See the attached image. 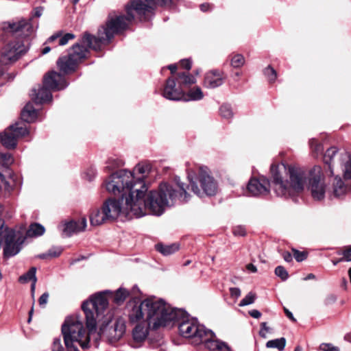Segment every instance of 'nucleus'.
I'll return each mask as SVG.
<instances>
[{"instance_id": "nucleus-7", "label": "nucleus", "mask_w": 351, "mask_h": 351, "mask_svg": "<svg viewBox=\"0 0 351 351\" xmlns=\"http://www.w3.org/2000/svg\"><path fill=\"white\" fill-rule=\"evenodd\" d=\"M68 86L64 76L56 71L49 72L43 79V85L38 88H32L30 97L36 105L51 101V90H60Z\"/></svg>"}, {"instance_id": "nucleus-29", "label": "nucleus", "mask_w": 351, "mask_h": 351, "mask_svg": "<svg viewBox=\"0 0 351 351\" xmlns=\"http://www.w3.org/2000/svg\"><path fill=\"white\" fill-rule=\"evenodd\" d=\"M156 249L162 254L169 256L177 252L179 250V245L177 243L167 245L163 244H157L156 245Z\"/></svg>"}, {"instance_id": "nucleus-21", "label": "nucleus", "mask_w": 351, "mask_h": 351, "mask_svg": "<svg viewBox=\"0 0 351 351\" xmlns=\"http://www.w3.org/2000/svg\"><path fill=\"white\" fill-rule=\"evenodd\" d=\"M337 153V149L335 147H330L327 149L326 152L325 153V154L324 156V161L326 165H328V168L330 169L331 175L334 174L332 167H334L335 166H336L337 165H340L341 169H343L342 165H341L342 163L340 160L341 156L342 154H341L339 155L338 162H336L335 161L334 157L336 156Z\"/></svg>"}, {"instance_id": "nucleus-37", "label": "nucleus", "mask_w": 351, "mask_h": 351, "mask_svg": "<svg viewBox=\"0 0 351 351\" xmlns=\"http://www.w3.org/2000/svg\"><path fill=\"white\" fill-rule=\"evenodd\" d=\"M263 73H264L265 76L267 78L269 82L271 83L274 82L277 77L276 71H275V69L273 67H271L270 66H268L267 68H265L264 69Z\"/></svg>"}, {"instance_id": "nucleus-46", "label": "nucleus", "mask_w": 351, "mask_h": 351, "mask_svg": "<svg viewBox=\"0 0 351 351\" xmlns=\"http://www.w3.org/2000/svg\"><path fill=\"white\" fill-rule=\"evenodd\" d=\"M62 346L60 339H55L53 342L52 351H62Z\"/></svg>"}, {"instance_id": "nucleus-30", "label": "nucleus", "mask_w": 351, "mask_h": 351, "mask_svg": "<svg viewBox=\"0 0 351 351\" xmlns=\"http://www.w3.org/2000/svg\"><path fill=\"white\" fill-rule=\"evenodd\" d=\"M36 268L35 267H32L29 269V270L23 275V282H26L28 281H31V291L32 295L35 291L36 283L37 281V278L36 276Z\"/></svg>"}, {"instance_id": "nucleus-50", "label": "nucleus", "mask_w": 351, "mask_h": 351, "mask_svg": "<svg viewBox=\"0 0 351 351\" xmlns=\"http://www.w3.org/2000/svg\"><path fill=\"white\" fill-rule=\"evenodd\" d=\"M337 300V297L334 294H330L328 295L325 300V304L326 305H332L335 304V302Z\"/></svg>"}, {"instance_id": "nucleus-24", "label": "nucleus", "mask_w": 351, "mask_h": 351, "mask_svg": "<svg viewBox=\"0 0 351 351\" xmlns=\"http://www.w3.org/2000/svg\"><path fill=\"white\" fill-rule=\"evenodd\" d=\"M129 295L130 292L128 289L123 287H119L115 291H112V293L110 294L109 298L112 299V302L114 304L121 306Z\"/></svg>"}, {"instance_id": "nucleus-18", "label": "nucleus", "mask_w": 351, "mask_h": 351, "mask_svg": "<svg viewBox=\"0 0 351 351\" xmlns=\"http://www.w3.org/2000/svg\"><path fill=\"white\" fill-rule=\"evenodd\" d=\"M87 222L85 217L77 221H71L59 226L64 237H70L73 234L84 231L86 228Z\"/></svg>"}, {"instance_id": "nucleus-54", "label": "nucleus", "mask_w": 351, "mask_h": 351, "mask_svg": "<svg viewBox=\"0 0 351 351\" xmlns=\"http://www.w3.org/2000/svg\"><path fill=\"white\" fill-rule=\"evenodd\" d=\"M249 314L254 318L258 319L261 316V313L258 310L254 309L249 311Z\"/></svg>"}, {"instance_id": "nucleus-36", "label": "nucleus", "mask_w": 351, "mask_h": 351, "mask_svg": "<svg viewBox=\"0 0 351 351\" xmlns=\"http://www.w3.org/2000/svg\"><path fill=\"white\" fill-rule=\"evenodd\" d=\"M244 63L245 58L241 54H235L231 58V65L234 68H240L244 64Z\"/></svg>"}, {"instance_id": "nucleus-57", "label": "nucleus", "mask_w": 351, "mask_h": 351, "mask_svg": "<svg viewBox=\"0 0 351 351\" xmlns=\"http://www.w3.org/2000/svg\"><path fill=\"white\" fill-rule=\"evenodd\" d=\"M246 269L249 271L252 272V273H255L257 271V269H256V266L254 265L252 263L247 264V266H246Z\"/></svg>"}, {"instance_id": "nucleus-5", "label": "nucleus", "mask_w": 351, "mask_h": 351, "mask_svg": "<svg viewBox=\"0 0 351 351\" xmlns=\"http://www.w3.org/2000/svg\"><path fill=\"white\" fill-rule=\"evenodd\" d=\"M180 309L165 310V312L175 314V318L169 322V325L178 322L179 334L182 337L189 339L191 343L195 346L204 344L208 350L228 348L224 342L216 339V336L211 330L199 324L197 318L190 317L184 308Z\"/></svg>"}, {"instance_id": "nucleus-22", "label": "nucleus", "mask_w": 351, "mask_h": 351, "mask_svg": "<svg viewBox=\"0 0 351 351\" xmlns=\"http://www.w3.org/2000/svg\"><path fill=\"white\" fill-rule=\"evenodd\" d=\"M151 169V165L149 164L138 163L133 169V171L126 170L128 172L131 173L134 178V182H137L138 180H141L146 185L144 180L145 178L149 173Z\"/></svg>"}, {"instance_id": "nucleus-45", "label": "nucleus", "mask_w": 351, "mask_h": 351, "mask_svg": "<svg viewBox=\"0 0 351 351\" xmlns=\"http://www.w3.org/2000/svg\"><path fill=\"white\" fill-rule=\"evenodd\" d=\"M97 171L94 168H90L85 172V178L88 181H92L96 176Z\"/></svg>"}, {"instance_id": "nucleus-48", "label": "nucleus", "mask_w": 351, "mask_h": 351, "mask_svg": "<svg viewBox=\"0 0 351 351\" xmlns=\"http://www.w3.org/2000/svg\"><path fill=\"white\" fill-rule=\"evenodd\" d=\"M180 66L183 69L190 70L192 66V62L191 59H184L180 61Z\"/></svg>"}, {"instance_id": "nucleus-55", "label": "nucleus", "mask_w": 351, "mask_h": 351, "mask_svg": "<svg viewBox=\"0 0 351 351\" xmlns=\"http://www.w3.org/2000/svg\"><path fill=\"white\" fill-rule=\"evenodd\" d=\"M43 8L37 7L34 10L33 16L40 17L43 14Z\"/></svg>"}, {"instance_id": "nucleus-27", "label": "nucleus", "mask_w": 351, "mask_h": 351, "mask_svg": "<svg viewBox=\"0 0 351 351\" xmlns=\"http://www.w3.org/2000/svg\"><path fill=\"white\" fill-rule=\"evenodd\" d=\"M36 28V25L29 22L23 23V54L26 53L30 46L29 40H27V46H25V37L32 36Z\"/></svg>"}, {"instance_id": "nucleus-12", "label": "nucleus", "mask_w": 351, "mask_h": 351, "mask_svg": "<svg viewBox=\"0 0 351 351\" xmlns=\"http://www.w3.org/2000/svg\"><path fill=\"white\" fill-rule=\"evenodd\" d=\"M8 44L0 51V66L12 64L22 54V41L8 40Z\"/></svg>"}, {"instance_id": "nucleus-44", "label": "nucleus", "mask_w": 351, "mask_h": 351, "mask_svg": "<svg viewBox=\"0 0 351 351\" xmlns=\"http://www.w3.org/2000/svg\"><path fill=\"white\" fill-rule=\"evenodd\" d=\"M319 349L322 351H340L339 348L334 346L331 343H322Z\"/></svg>"}, {"instance_id": "nucleus-34", "label": "nucleus", "mask_w": 351, "mask_h": 351, "mask_svg": "<svg viewBox=\"0 0 351 351\" xmlns=\"http://www.w3.org/2000/svg\"><path fill=\"white\" fill-rule=\"evenodd\" d=\"M62 251L60 247H52L47 253L40 254L39 257L43 259L58 257L61 254Z\"/></svg>"}, {"instance_id": "nucleus-2", "label": "nucleus", "mask_w": 351, "mask_h": 351, "mask_svg": "<svg viewBox=\"0 0 351 351\" xmlns=\"http://www.w3.org/2000/svg\"><path fill=\"white\" fill-rule=\"evenodd\" d=\"M271 187L276 195L285 198L293 197L301 193L308 181V189L315 199H323L326 187L319 166L310 171L295 166H287L284 163L271 167Z\"/></svg>"}, {"instance_id": "nucleus-43", "label": "nucleus", "mask_w": 351, "mask_h": 351, "mask_svg": "<svg viewBox=\"0 0 351 351\" xmlns=\"http://www.w3.org/2000/svg\"><path fill=\"white\" fill-rule=\"evenodd\" d=\"M75 38V35L71 33H66L63 36H62L59 40V45L63 46L68 43V42L71 40H73Z\"/></svg>"}, {"instance_id": "nucleus-35", "label": "nucleus", "mask_w": 351, "mask_h": 351, "mask_svg": "<svg viewBox=\"0 0 351 351\" xmlns=\"http://www.w3.org/2000/svg\"><path fill=\"white\" fill-rule=\"evenodd\" d=\"M309 144L315 156H318L322 154L324 150L323 146L322 144L318 143L315 138L311 139Z\"/></svg>"}, {"instance_id": "nucleus-20", "label": "nucleus", "mask_w": 351, "mask_h": 351, "mask_svg": "<svg viewBox=\"0 0 351 351\" xmlns=\"http://www.w3.org/2000/svg\"><path fill=\"white\" fill-rule=\"evenodd\" d=\"M345 179V182L339 177L336 176L332 183V190L330 194V197H341L344 196L351 189V179Z\"/></svg>"}, {"instance_id": "nucleus-31", "label": "nucleus", "mask_w": 351, "mask_h": 351, "mask_svg": "<svg viewBox=\"0 0 351 351\" xmlns=\"http://www.w3.org/2000/svg\"><path fill=\"white\" fill-rule=\"evenodd\" d=\"M178 78L180 80L179 84L180 87L181 86H190L195 84L196 82L195 77L193 75L186 72L179 73Z\"/></svg>"}, {"instance_id": "nucleus-4", "label": "nucleus", "mask_w": 351, "mask_h": 351, "mask_svg": "<svg viewBox=\"0 0 351 351\" xmlns=\"http://www.w3.org/2000/svg\"><path fill=\"white\" fill-rule=\"evenodd\" d=\"M165 310L180 308H130L128 312L129 324L133 326L132 335L136 343H142L147 338L151 330H157L169 325L175 314Z\"/></svg>"}, {"instance_id": "nucleus-6", "label": "nucleus", "mask_w": 351, "mask_h": 351, "mask_svg": "<svg viewBox=\"0 0 351 351\" xmlns=\"http://www.w3.org/2000/svg\"><path fill=\"white\" fill-rule=\"evenodd\" d=\"M86 321V326L90 332H95L99 324V335L106 338L110 343L118 341L126 331V322L123 317L117 318L110 325L113 313L108 308H82Z\"/></svg>"}, {"instance_id": "nucleus-25", "label": "nucleus", "mask_w": 351, "mask_h": 351, "mask_svg": "<svg viewBox=\"0 0 351 351\" xmlns=\"http://www.w3.org/2000/svg\"><path fill=\"white\" fill-rule=\"evenodd\" d=\"M45 232V228L41 224L38 223H32L26 231L25 236L23 237V243L26 239L40 237L44 234Z\"/></svg>"}, {"instance_id": "nucleus-13", "label": "nucleus", "mask_w": 351, "mask_h": 351, "mask_svg": "<svg viewBox=\"0 0 351 351\" xmlns=\"http://www.w3.org/2000/svg\"><path fill=\"white\" fill-rule=\"evenodd\" d=\"M22 135V125L20 121L10 125L0 134L1 144L7 149H13L16 145L17 138Z\"/></svg>"}, {"instance_id": "nucleus-53", "label": "nucleus", "mask_w": 351, "mask_h": 351, "mask_svg": "<svg viewBox=\"0 0 351 351\" xmlns=\"http://www.w3.org/2000/svg\"><path fill=\"white\" fill-rule=\"evenodd\" d=\"M282 257L284 260L288 263L292 261L293 259L292 254L289 252H284L282 254Z\"/></svg>"}, {"instance_id": "nucleus-23", "label": "nucleus", "mask_w": 351, "mask_h": 351, "mask_svg": "<svg viewBox=\"0 0 351 351\" xmlns=\"http://www.w3.org/2000/svg\"><path fill=\"white\" fill-rule=\"evenodd\" d=\"M35 103L28 102L23 107V121L33 123L38 118V109L34 107Z\"/></svg>"}, {"instance_id": "nucleus-19", "label": "nucleus", "mask_w": 351, "mask_h": 351, "mask_svg": "<svg viewBox=\"0 0 351 351\" xmlns=\"http://www.w3.org/2000/svg\"><path fill=\"white\" fill-rule=\"evenodd\" d=\"M224 73L219 70L208 71L204 76V86L208 88H215L223 84Z\"/></svg>"}, {"instance_id": "nucleus-52", "label": "nucleus", "mask_w": 351, "mask_h": 351, "mask_svg": "<svg viewBox=\"0 0 351 351\" xmlns=\"http://www.w3.org/2000/svg\"><path fill=\"white\" fill-rule=\"evenodd\" d=\"M49 298V293H44L39 298L38 302L40 305H45L47 304Z\"/></svg>"}, {"instance_id": "nucleus-51", "label": "nucleus", "mask_w": 351, "mask_h": 351, "mask_svg": "<svg viewBox=\"0 0 351 351\" xmlns=\"http://www.w3.org/2000/svg\"><path fill=\"white\" fill-rule=\"evenodd\" d=\"M342 254H343V257L341 258H343V261H347V262L351 261V247H350L347 250H344L342 252Z\"/></svg>"}, {"instance_id": "nucleus-28", "label": "nucleus", "mask_w": 351, "mask_h": 351, "mask_svg": "<svg viewBox=\"0 0 351 351\" xmlns=\"http://www.w3.org/2000/svg\"><path fill=\"white\" fill-rule=\"evenodd\" d=\"M204 97V93L199 86H195L190 89L187 94H184V97L182 98L184 101H199L202 99Z\"/></svg>"}, {"instance_id": "nucleus-3", "label": "nucleus", "mask_w": 351, "mask_h": 351, "mask_svg": "<svg viewBox=\"0 0 351 351\" xmlns=\"http://www.w3.org/2000/svg\"><path fill=\"white\" fill-rule=\"evenodd\" d=\"M172 1L173 0H132L130 5L127 7V16H109L106 25L99 29L97 36L87 34L84 40L89 46L97 49L99 44L109 43L116 34L125 29L129 23L135 17L134 12L140 20H146L147 16L152 13L157 5H169Z\"/></svg>"}, {"instance_id": "nucleus-17", "label": "nucleus", "mask_w": 351, "mask_h": 351, "mask_svg": "<svg viewBox=\"0 0 351 351\" xmlns=\"http://www.w3.org/2000/svg\"><path fill=\"white\" fill-rule=\"evenodd\" d=\"M162 95L166 99L173 101L182 100L184 97V90L180 86H176V81L173 78L167 80Z\"/></svg>"}, {"instance_id": "nucleus-63", "label": "nucleus", "mask_w": 351, "mask_h": 351, "mask_svg": "<svg viewBox=\"0 0 351 351\" xmlns=\"http://www.w3.org/2000/svg\"><path fill=\"white\" fill-rule=\"evenodd\" d=\"M225 345L228 347V348H223L221 350H219L218 348H215V350H210V351H230V348L228 347V346L226 343H225Z\"/></svg>"}, {"instance_id": "nucleus-32", "label": "nucleus", "mask_w": 351, "mask_h": 351, "mask_svg": "<svg viewBox=\"0 0 351 351\" xmlns=\"http://www.w3.org/2000/svg\"><path fill=\"white\" fill-rule=\"evenodd\" d=\"M286 346V339L284 337L269 340L266 343V347L269 348H276L279 351H283Z\"/></svg>"}, {"instance_id": "nucleus-62", "label": "nucleus", "mask_w": 351, "mask_h": 351, "mask_svg": "<svg viewBox=\"0 0 351 351\" xmlns=\"http://www.w3.org/2000/svg\"><path fill=\"white\" fill-rule=\"evenodd\" d=\"M60 36V34H59V33L52 35L51 36L49 37V40L53 41Z\"/></svg>"}, {"instance_id": "nucleus-49", "label": "nucleus", "mask_w": 351, "mask_h": 351, "mask_svg": "<svg viewBox=\"0 0 351 351\" xmlns=\"http://www.w3.org/2000/svg\"><path fill=\"white\" fill-rule=\"evenodd\" d=\"M269 328L267 326L265 322L261 324V330L259 332L260 335L263 338H267V332H269Z\"/></svg>"}, {"instance_id": "nucleus-42", "label": "nucleus", "mask_w": 351, "mask_h": 351, "mask_svg": "<svg viewBox=\"0 0 351 351\" xmlns=\"http://www.w3.org/2000/svg\"><path fill=\"white\" fill-rule=\"evenodd\" d=\"M232 232L234 236L243 237L246 234V229L243 226L239 225L233 228Z\"/></svg>"}, {"instance_id": "nucleus-9", "label": "nucleus", "mask_w": 351, "mask_h": 351, "mask_svg": "<svg viewBox=\"0 0 351 351\" xmlns=\"http://www.w3.org/2000/svg\"><path fill=\"white\" fill-rule=\"evenodd\" d=\"M88 33L86 32L82 39V43H76L69 50L66 56H61L57 61V66L60 71L64 74H68L74 71L77 65L82 62L87 57L88 48L94 50H99L101 45H108V43H101L97 49L89 46L87 42L84 40V36Z\"/></svg>"}, {"instance_id": "nucleus-10", "label": "nucleus", "mask_w": 351, "mask_h": 351, "mask_svg": "<svg viewBox=\"0 0 351 351\" xmlns=\"http://www.w3.org/2000/svg\"><path fill=\"white\" fill-rule=\"evenodd\" d=\"M191 191L197 196L202 197L204 194L208 196L215 195L218 189L217 183L210 175L208 169L206 167H199L198 181L201 189L197 186L195 179V173L193 171L188 173Z\"/></svg>"}, {"instance_id": "nucleus-41", "label": "nucleus", "mask_w": 351, "mask_h": 351, "mask_svg": "<svg viewBox=\"0 0 351 351\" xmlns=\"http://www.w3.org/2000/svg\"><path fill=\"white\" fill-rule=\"evenodd\" d=\"M292 252H293V255L295 259L298 262H302L304 260H305L307 257V253L305 252H300L294 248L292 249Z\"/></svg>"}, {"instance_id": "nucleus-40", "label": "nucleus", "mask_w": 351, "mask_h": 351, "mask_svg": "<svg viewBox=\"0 0 351 351\" xmlns=\"http://www.w3.org/2000/svg\"><path fill=\"white\" fill-rule=\"evenodd\" d=\"M275 274L282 280H286L289 277L287 271L282 266H278L276 267Z\"/></svg>"}, {"instance_id": "nucleus-39", "label": "nucleus", "mask_w": 351, "mask_h": 351, "mask_svg": "<svg viewBox=\"0 0 351 351\" xmlns=\"http://www.w3.org/2000/svg\"><path fill=\"white\" fill-rule=\"evenodd\" d=\"M256 294L252 293V292H250L248 293L244 298H243L240 303H239V306H247V305H250L254 303L255 299H256Z\"/></svg>"}, {"instance_id": "nucleus-15", "label": "nucleus", "mask_w": 351, "mask_h": 351, "mask_svg": "<svg viewBox=\"0 0 351 351\" xmlns=\"http://www.w3.org/2000/svg\"><path fill=\"white\" fill-rule=\"evenodd\" d=\"M112 293L110 290H104L92 294L82 303L81 307H88L90 304L93 307H108L109 295Z\"/></svg>"}, {"instance_id": "nucleus-14", "label": "nucleus", "mask_w": 351, "mask_h": 351, "mask_svg": "<svg viewBox=\"0 0 351 351\" xmlns=\"http://www.w3.org/2000/svg\"><path fill=\"white\" fill-rule=\"evenodd\" d=\"M269 182L265 179L252 178L247 184V191L252 196L266 195L269 193Z\"/></svg>"}, {"instance_id": "nucleus-16", "label": "nucleus", "mask_w": 351, "mask_h": 351, "mask_svg": "<svg viewBox=\"0 0 351 351\" xmlns=\"http://www.w3.org/2000/svg\"><path fill=\"white\" fill-rule=\"evenodd\" d=\"M167 304L165 300L155 296H149L143 300L138 296H134L129 302L130 307H165Z\"/></svg>"}, {"instance_id": "nucleus-58", "label": "nucleus", "mask_w": 351, "mask_h": 351, "mask_svg": "<svg viewBox=\"0 0 351 351\" xmlns=\"http://www.w3.org/2000/svg\"><path fill=\"white\" fill-rule=\"evenodd\" d=\"M210 7V5L209 3H202L200 5V9L202 12H206L209 10Z\"/></svg>"}, {"instance_id": "nucleus-33", "label": "nucleus", "mask_w": 351, "mask_h": 351, "mask_svg": "<svg viewBox=\"0 0 351 351\" xmlns=\"http://www.w3.org/2000/svg\"><path fill=\"white\" fill-rule=\"evenodd\" d=\"M14 162L12 155L9 153L0 152V166L8 167Z\"/></svg>"}, {"instance_id": "nucleus-61", "label": "nucleus", "mask_w": 351, "mask_h": 351, "mask_svg": "<svg viewBox=\"0 0 351 351\" xmlns=\"http://www.w3.org/2000/svg\"><path fill=\"white\" fill-rule=\"evenodd\" d=\"M315 276L313 274H308L304 278V280H312V279H315Z\"/></svg>"}, {"instance_id": "nucleus-8", "label": "nucleus", "mask_w": 351, "mask_h": 351, "mask_svg": "<svg viewBox=\"0 0 351 351\" xmlns=\"http://www.w3.org/2000/svg\"><path fill=\"white\" fill-rule=\"evenodd\" d=\"M62 332L67 351H79L75 343H77L83 349L89 347L90 335L93 332L89 331L86 334L80 322L66 319L62 326Z\"/></svg>"}, {"instance_id": "nucleus-47", "label": "nucleus", "mask_w": 351, "mask_h": 351, "mask_svg": "<svg viewBox=\"0 0 351 351\" xmlns=\"http://www.w3.org/2000/svg\"><path fill=\"white\" fill-rule=\"evenodd\" d=\"M230 296L234 299H237L241 295V290L237 287L230 288Z\"/></svg>"}, {"instance_id": "nucleus-64", "label": "nucleus", "mask_w": 351, "mask_h": 351, "mask_svg": "<svg viewBox=\"0 0 351 351\" xmlns=\"http://www.w3.org/2000/svg\"><path fill=\"white\" fill-rule=\"evenodd\" d=\"M51 50V48L49 47H45L43 49L42 53L43 54H47L49 53Z\"/></svg>"}, {"instance_id": "nucleus-26", "label": "nucleus", "mask_w": 351, "mask_h": 351, "mask_svg": "<svg viewBox=\"0 0 351 351\" xmlns=\"http://www.w3.org/2000/svg\"><path fill=\"white\" fill-rule=\"evenodd\" d=\"M343 167V177L346 179H351V156L347 153L344 152L341 156L340 158Z\"/></svg>"}, {"instance_id": "nucleus-38", "label": "nucleus", "mask_w": 351, "mask_h": 351, "mask_svg": "<svg viewBox=\"0 0 351 351\" xmlns=\"http://www.w3.org/2000/svg\"><path fill=\"white\" fill-rule=\"evenodd\" d=\"M220 114L222 117L229 119L232 117L233 112L231 107L228 104H223L219 109Z\"/></svg>"}, {"instance_id": "nucleus-56", "label": "nucleus", "mask_w": 351, "mask_h": 351, "mask_svg": "<svg viewBox=\"0 0 351 351\" xmlns=\"http://www.w3.org/2000/svg\"><path fill=\"white\" fill-rule=\"evenodd\" d=\"M284 310L287 317L289 319H290L293 322H296L295 318L293 317V313L290 311L289 308H284Z\"/></svg>"}, {"instance_id": "nucleus-1", "label": "nucleus", "mask_w": 351, "mask_h": 351, "mask_svg": "<svg viewBox=\"0 0 351 351\" xmlns=\"http://www.w3.org/2000/svg\"><path fill=\"white\" fill-rule=\"evenodd\" d=\"M134 182L133 175L126 169L119 170L107 178L104 182L106 191L120 195L121 199L108 198L100 209L93 210L90 215L91 225L114 221L121 215L130 218L141 217L147 213L160 216L177 202H186L190 198L185 184L179 181L176 188L164 182L158 191H150L147 195V186L141 180Z\"/></svg>"}, {"instance_id": "nucleus-60", "label": "nucleus", "mask_w": 351, "mask_h": 351, "mask_svg": "<svg viewBox=\"0 0 351 351\" xmlns=\"http://www.w3.org/2000/svg\"><path fill=\"white\" fill-rule=\"evenodd\" d=\"M168 69L171 71L172 73H173L177 70V66L176 64H170L169 65Z\"/></svg>"}, {"instance_id": "nucleus-59", "label": "nucleus", "mask_w": 351, "mask_h": 351, "mask_svg": "<svg viewBox=\"0 0 351 351\" xmlns=\"http://www.w3.org/2000/svg\"><path fill=\"white\" fill-rule=\"evenodd\" d=\"M23 138H25V137L27 135H29L30 134V131H29V128H27L26 126H24L23 125Z\"/></svg>"}, {"instance_id": "nucleus-11", "label": "nucleus", "mask_w": 351, "mask_h": 351, "mask_svg": "<svg viewBox=\"0 0 351 351\" xmlns=\"http://www.w3.org/2000/svg\"><path fill=\"white\" fill-rule=\"evenodd\" d=\"M0 40L22 41V19H12L1 23Z\"/></svg>"}]
</instances>
